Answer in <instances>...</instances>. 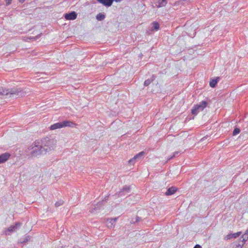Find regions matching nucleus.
Returning <instances> with one entry per match:
<instances>
[{
	"label": "nucleus",
	"instance_id": "nucleus-1",
	"mask_svg": "<svg viewBox=\"0 0 248 248\" xmlns=\"http://www.w3.org/2000/svg\"><path fill=\"white\" fill-rule=\"evenodd\" d=\"M25 92L20 88H0V97L1 98H18L24 96Z\"/></svg>",
	"mask_w": 248,
	"mask_h": 248
},
{
	"label": "nucleus",
	"instance_id": "nucleus-2",
	"mask_svg": "<svg viewBox=\"0 0 248 248\" xmlns=\"http://www.w3.org/2000/svg\"><path fill=\"white\" fill-rule=\"evenodd\" d=\"M27 155L30 157H36L42 154H45L43 151L39 140H35L31 145L25 150Z\"/></svg>",
	"mask_w": 248,
	"mask_h": 248
},
{
	"label": "nucleus",
	"instance_id": "nucleus-3",
	"mask_svg": "<svg viewBox=\"0 0 248 248\" xmlns=\"http://www.w3.org/2000/svg\"><path fill=\"white\" fill-rule=\"evenodd\" d=\"M39 141L45 154L54 150L56 145V140L50 137H46Z\"/></svg>",
	"mask_w": 248,
	"mask_h": 248
},
{
	"label": "nucleus",
	"instance_id": "nucleus-4",
	"mask_svg": "<svg viewBox=\"0 0 248 248\" xmlns=\"http://www.w3.org/2000/svg\"><path fill=\"white\" fill-rule=\"evenodd\" d=\"M76 125H77V124L74 122L70 120H65L52 124L50 127V129L53 130L65 127H74Z\"/></svg>",
	"mask_w": 248,
	"mask_h": 248
},
{
	"label": "nucleus",
	"instance_id": "nucleus-5",
	"mask_svg": "<svg viewBox=\"0 0 248 248\" xmlns=\"http://www.w3.org/2000/svg\"><path fill=\"white\" fill-rule=\"evenodd\" d=\"M208 103L206 101H202L199 104L194 105L191 109L192 115H196L199 112L202 111L207 106Z\"/></svg>",
	"mask_w": 248,
	"mask_h": 248
},
{
	"label": "nucleus",
	"instance_id": "nucleus-6",
	"mask_svg": "<svg viewBox=\"0 0 248 248\" xmlns=\"http://www.w3.org/2000/svg\"><path fill=\"white\" fill-rule=\"evenodd\" d=\"M131 191V188L130 186H124L123 188L117 193L118 197H122L124 196L126 194L130 193Z\"/></svg>",
	"mask_w": 248,
	"mask_h": 248
},
{
	"label": "nucleus",
	"instance_id": "nucleus-7",
	"mask_svg": "<svg viewBox=\"0 0 248 248\" xmlns=\"http://www.w3.org/2000/svg\"><path fill=\"white\" fill-rule=\"evenodd\" d=\"M64 18L66 20H74L77 17V14L75 11H72L68 13H66L64 16Z\"/></svg>",
	"mask_w": 248,
	"mask_h": 248
},
{
	"label": "nucleus",
	"instance_id": "nucleus-8",
	"mask_svg": "<svg viewBox=\"0 0 248 248\" xmlns=\"http://www.w3.org/2000/svg\"><path fill=\"white\" fill-rule=\"evenodd\" d=\"M11 155L8 153H5L0 155V164L6 161L10 157Z\"/></svg>",
	"mask_w": 248,
	"mask_h": 248
},
{
	"label": "nucleus",
	"instance_id": "nucleus-9",
	"mask_svg": "<svg viewBox=\"0 0 248 248\" xmlns=\"http://www.w3.org/2000/svg\"><path fill=\"white\" fill-rule=\"evenodd\" d=\"M178 190V188L175 186H171L167 189L165 193L166 196H170L174 194Z\"/></svg>",
	"mask_w": 248,
	"mask_h": 248
},
{
	"label": "nucleus",
	"instance_id": "nucleus-10",
	"mask_svg": "<svg viewBox=\"0 0 248 248\" xmlns=\"http://www.w3.org/2000/svg\"><path fill=\"white\" fill-rule=\"evenodd\" d=\"M98 2L106 7H110L112 4L114 0H96Z\"/></svg>",
	"mask_w": 248,
	"mask_h": 248
},
{
	"label": "nucleus",
	"instance_id": "nucleus-11",
	"mask_svg": "<svg viewBox=\"0 0 248 248\" xmlns=\"http://www.w3.org/2000/svg\"><path fill=\"white\" fill-rule=\"evenodd\" d=\"M241 232H237L236 233H230V234L227 235L225 236V239L226 240H229V239H231L232 238H236L239 237L241 235Z\"/></svg>",
	"mask_w": 248,
	"mask_h": 248
},
{
	"label": "nucleus",
	"instance_id": "nucleus-12",
	"mask_svg": "<svg viewBox=\"0 0 248 248\" xmlns=\"http://www.w3.org/2000/svg\"><path fill=\"white\" fill-rule=\"evenodd\" d=\"M219 79L220 78L219 77L211 78L209 82L210 86L212 88H215Z\"/></svg>",
	"mask_w": 248,
	"mask_h": 248
},
{
	"label": "nucleus",
	"instance_id": "nucleus-13",
	"mask_svg": "<svg viewBox=\"0 0 248 248\" xmlns=\"http://www.w3.org/2000/svg\"><path fill=\"white\" fill-rule=\"evenodd\" d=\"M117 220V218H108L107 221V223L108 227L112 228L115 225V222Z\"/></svg>",
	"mask_w": 248,
	"mask_h": 248
},
{
	"label": "nucleus",
	"instance_id": "nucleus-14",
	"mask_svg": "<svg viewBox=\"0 0 248 248\" xmlns=\"http://www.w3.org/2000/svg\"><path fill=\"white\" fill-rule=\"evenodd\" d=\"M156 78V76L155 75H152L151 78H148L145 80L144 82V85L145 86H149L152 82H153Z\"/></svg>",
	"mask_w": 248,
	"mask_h": 248
},
{
	"label": "nucleus",
	"instance_id": "nucleus-15",
	"mask_svg": "<svg viewBox=\"0 0 248 248\" xmlns=\"http://www.w3.org/2000/svg\"><path fill=\"white\" fill-rule=\"evenodd\" d=\"M30 239L29 236H26L23 238H20L19 243L25 245Z\"/></svg>",
	"mask_w": 248,
	"mask_h": 248
},
{
	"label": "nucleus",
	"instance_id": "nucleus-16",
	"mask_svg": "<svg viewBox=\"0 0 248 248\" xmlns=\"http://www.w3.org/2000/svg\"><path fill=\"white\" fill-rule=\"evenodd\" d=\"M158 5H156L157 7H161L165 6L167 3V0H158Z\"/></svg>",
	"mask_w": 248,
	"mask_h": 248
},
{
	"label": "nucleus",
	"instance_id": "nucleus-17",
	"mask_svg": "<svg viewBox=\"0 0 248 248\" xmlns=\"http://www.w3.org/2000/svg\"><path fill=\"white\" fill-rule=\"evenodd\" d=\"M145 154L144 152L142 151L139 153V154H137L134 156V159H135L136 160L137 159H141L143 157V156Z\"/></svg>",
	"mask_w": 248,
	"mask_h": 248
},
{
	"label": "nucleus",
	"instance_id": "nucleus-18",
	"mask_svg": "<svg viewBox=\"0 0 248 248\" xmlns=\"http://www.w3.org/2000/svg\"><path fill=\"white\" fill-rule=\"evenodd\" d=\"M97 20L98 21H102L105 18V15L104 13H99L96 16Z\"/></svg>",
	"mask_w": 248,
	"mask_h": 248
},
{
	"label": "nucleus",
	"instance_id": "nucleus-19",
	"mask_svg": "<svg viewBox=\"0 0 248 248\" xmlns=\"http://www.w3.org/2000/svg\"><path fill=\"white\" fill-rule=\"evenodd\" d=\"M15 228L14 227L13 225V226H10V227H9L5 231V234L6 235H9L10 233H8V232H14L15 231Z\"/></svg>",
	"mask_w": 248,
	"mask_h": 248
},
{
	"label": "nucleus",
	"instance_id": "nucleus-20",
	"mask_svg": "<svg viewBox=\"0 0 248 248\" xmlns=\"http://www.w3.org/2000/svg\"><path fill=\"white\" fill-rule=\"evenodd\" d=\"M242 238V240H241V242L243 243H242V245L244 244V243L247 240V239H248V234L247 233H244L243 235H242V238H240V239L241 240V239Z\"/></svg>",
	"mask_w": 248,
	"mask_h": 248
},
{
	"label": "nucleus",
	"instance_id": "nucleus-21",
	"mask_svg": "<svg viewBox=\"0 0 248 248\" xmlns=\"http://www.w3.org/2000/svg\"><path fill=\"white\" fill-rule=\"evenodd\" d=\"M153 28L155 30V31H157L159 30V24L158 22H154L153 23Z\"/></svg>",
	"mask_w": 248,
	"mask_h": 248
},
{
	"label": "nucleus",
	"instance_id": "nucleus-22",
	"mask_svg": "<svg viewBox=\"0 0 248 248\" xmlns=\"http://www.w3.org/2000/svg\"><path fill=\"white\" fill-rule=\"evenodd\" d=\"M240 132V129L239 128L235 127L233 132H232V135L235 136L237 134H238Z\"/></svg>",
	"mask_w": 248,
	"mask_h": 248
},
{
	"label": "nucleus",
	"instance_id": "nucleus-23",
	"mask_svg": "<svg viewBox=\"0 0 248 248\" xmlns=\"http://www.w3.org/2000/svg\"><path fill=\"white\" fill-rule=\"evenodd\" d=\"M180 154V152H178V151H177V152H175L174 153H173V155L172 156H170L169 158H168V160H170V159H172L174 157H176L178 156H179Z\"/></svg>",
	"mask_w": 248,
	"mask_h": 248
},
{
	"label": "nucleus",
	"instance_id": "nucleus-24",
	"mask_svg": "<svg viewBox=\"0 0 248 248\" xmlns=\"http://www.w3.org/2000/svg\"><path fill=\"white\" fill-rule=\"evenodd\" d=\"M63 203L64 202L62 200H60L55 203V205L56 207H57L61 205H62L63 204Z\"/></svg>",
	"mask_w": 248,
	"mask_h": 248
},
{
	"label": "nucleus",
	"instance_id": "nucleus-25",
	"mask_svg": "<svg viewBox=\"0 0 248 248\" xmlns=\"http://www.w3.org/2000/svg\"><path fill=\"white\" fill-rule=\"evenodd\" d=\"M141 220H142V219H141V217H139L137 216V217H136V220H135V221H133V220H132V221H133L132 223H133V224L138 223H139L140 221Z\"/></svg>",
	"mask_w": 248,
	"mask_h": 248
},
{
	"label": "nucleus",
	"instance_id": "nucleus-26",
	"mask_svg": "<svg viewBox=\"0 0 248 248\" xmlns=\"http://www.w3.org/2000/svg\"><path fill=\"white\" fill-rule=\"evenodd\" d=\"M137 160H136L135 159H134V157L130 159L129 161H128V164H130V165H134L136 161Z\"/></svg>",
	"mask_w": 248,
	"mask_h": 248
},
{
	"label": "nucleus",
	"instance_id": "nucleus-27",
	"mask_svg": "<svg viewBox=\"0 0 248 248\" xmlns=\"http://www.w3.org/2000/svg\"><path fill=\"white\" fill-rule=\"evenodd\" d=\"M21 223L20 222H16L15 225H13L14 227L15 228V230L18 227H20L21 225Z\"/></svg>",
	"mask_w": 248,
	"mask_h": 248
},
{
	"label": "nucleus",
	"instance_id": "nucleus-28",
	"mask_svg": "<svg viewBox=\"0 0 248 248\" xmlns=\"http://www.w3.org/2000/svg\"><path fill=\"white\" fill-rule=\"evenodd\" d=\"M5 0V2H6V5L7 6H8V5H10L11 3L12 0Z\"/></svg>",
	"mask_w": 248,
	"mask_h": 248
},
{
	"label": "nucleus",
	"instance_id": "nucleus-29",
	"mask_svg": "<svg viewBox=\"0 0 248 248\" xmlns=\"http://www.w3.org/2000/svg\"><path fill=\"white\" fill-rule=\"evenodd\" d=\"M193 248H202V247L198 244L196 245Z\"/></svg>",
	"mask_w": 248,
	"mask_h": 248
},
{
	"label": "nucleus",
	"instance_id": "nucleus-30",
	"mask_svg": "<svg viewBox=\"0 0 248 248\" xmlns=\"http://www.w3.org/2000/svg\"><path fill=\"white\" fill-rule=\"evenodd\" d=\"M18 1L19 2L23 3L25 2V0H18Z\"/></svg>",
	"mask_w": 248,
	"mask_h": 248
},
{
	"label": "nucleus",
	"instance_id": "nucleus-31",
	"mask_svg": "<svg viewBox=\"0 0 248 248\" xmlns=\"http://www.w3.org/2000/svg\"><path fill=\"white\" fill-rule=\"evenodd\" d=\"M123 0H114V1H115V2H120L121 1H122Z\"/></svg>",
	"mask_w": 248,
	"mask_h": 248
},
{
	"label": "nucleus",
	"instance_id": "nucleus-32",
	"mask_svg": "<svg viewBox=\"0 0 248 248\" xmlns=\"http://www.w3.org/2000/svg\"><path fill=\"white\" fill-rule=\"evenodd\" d=\"M245 233H247L248 235V230H247Z\"/></svg>",
	"mask_w": 248,
	"mask_h": 248
},
{
	"label": "nucleus",
	"instance_id": "nucleus-33",
	"mask_svg": "<svg viewBox=\"0 0 248 248\" xmlns=\"http://www.w3.org/2000/svg\"><path fill=\"white\" fill-rule=\"evenodd\" d=\"M240 246H241V245L239 244L238 247L239 248Z\"/></svg>",
	"mask_w": 248,
	"mask_h": 248
}]
</instances>
